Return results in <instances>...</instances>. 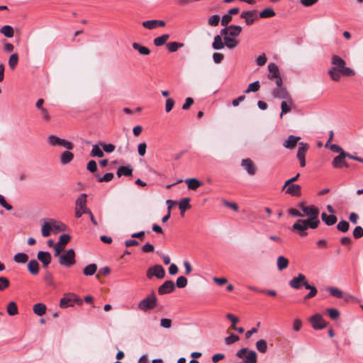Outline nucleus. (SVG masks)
Returning a JSON list of instances; mask_svg holds the SVG:
<instances>
[{"label":"nucleus","mask_w":363,"mask_h":363,"mask_svg":"<svg viewBox=\"0 0 363 363\" xmlns=\"http://www.w3.org/2000/svg\"><path fill=\"white\" fill-rule=\"evenodd\" d=\"M331 65L328 73L333 81H339L342 76L352 77L355 74L352 68L346 67V62L337 55L331 57Z\"/></svg>","instance_id":"obj_1"},{"label":"nucleus","mask_w":363,"mask_h":363,"mask_svg":"<svg viewBox=\"0 0 363 363\" xmlns=\"http://www.w3.org/2000/svg\"><path fill=\"white\" fill-rule=\"evenodd\" d=\"M268 78L272 82H274L277 85V89L274 91H285L286 88L282 87L283 81L280 77L279 69L278 66L275 63H269L268 65Z\"/></svg>","instance_id":"obj_2"},{"label":"nucleus","mask_w":363,"mask_h":363,"mask_svg":"<svg viewBox=\"0 0 363 363\" xmlns=\"http://www.w3.org/2000/svg\"><path fill=\"white\" fill-rule=\"evenodd\" d=\"M221 24L225 26L220 31L223 42L220 35H216L212 45L215 50H220L224 48L225 45H227V13L222 16Z\"/></svg>","instance_id":"obj_3"},{"label":"nucleus","mask_w":363,"mask_h":363,"mask_svg":"<svg viewBox=\"0 0 363 363\" xmlns=\"http://www.w3.org/2000/svg\"><path fill=\"white\" fill-rule=\"evenodd\" d=\"M75 256V251L73 249H69L57 257L59 264L66 268L71 267L76 264Z\"/></svg>","instance_id":"obj_4"},{"label":"nucleus","mask_w":363,"mask_h":363,"mask_svg":"<svg viewBox=\"0 0 363 363\" xmlns=\"http://www.w3.org/2000/svg\"><path fill=\"white\" fill-rule=\"evenodd\" d=\"M241 31L242 27L240 26H228V49H233L239 45L240 40L236 38L239 36Z\"/></svg>","instance_id":"obj_5"},{"label":"nucleus","mask_w":363,"mask_h":363,"mask_svg":"<svg viewBox=\"0 0 363 363\" xmlns=\"http://www.w3.org/2000/svg\"><path fill=\"white\" fill-rule=\"evenodd\" d=\"M157 299L154 292L141 300L138 303V308L143 311L152 310L157 306Z\"/></svg>","instance_id":"obj_6"},{"label":"nucleus","mask_w":363,"mask_h":363,"mask_svg":"<svg viewBox=\"0 0 363 363\" xmlns=\"http://www.w3.org/2000/svg\"><path fill=\"white\" fill-rule=\"evenodd\" d=\"M83 303L82 300L79 298L74 294H68L61 298L60 306L62 308H66L67 307L73 306L74 303L80 306Z\"/></svg>","instance_id":"obj_7"},{"label":"nucleus","mask_w":363,"mask_h":363,"mask_svg":"<svg viewBox=\"0 0 363 363\" xmlns=\"http://www.w3.org/2000/svg\"><path fill=\"white\" fill-rule=\"evenodd\" d=\"M86 194H82L75 201V216L77 218H80L82 216V211L86 206Z\"/></svg>","instance_id":"obj_8"},{"label":"nucleus","mask_w":363,"mask_h":363,"mask_svg":"<svg viewBox=\"0 0 363 363\" xmlns=\"http://www.w3.org/2000/svg\"><path fill=\"white\" fill-rule=\"evenodd\" d=\"M153 276L160 279H163L165 276V271L164 268L160 264H156L150 267L147 271V277L150 279Z\"/></svg>","instance_id":"obj_9"},{"label":"nucleus","mask_w":363,"mask_h":363,"mask_svg":"<svg viewBox=\"0 0 363 363\" xmlns=\"http://www.w3.org/2000/svg\"><path fill=\"white\" fill-rule=\"evenodd\" d=\"M308 284L306 276L303 274H298L297 277H294L289 282V286L294 289H299L301 287H306V284Z\"/></svg>","instance_id":"obj_10"},{"label":"nucleus","mask_w":363,"mask_h":363,"mask_svg":"<svg viewBox=\"0 0 363 363\" xmlns=\"http://www.w3.org/2000/svg\"><path fill=\"white\" fill-rule=\"evenodd\" d=\"M308 145L306 143L301 142L298 144V149L297 152L296 157L300 162V166L301 167H303L306 166V160L305 156L306 154V152L308 150Z\"/></svg>","instance_id":"obj_11"},{"label":"nucleus","mask_w":363,"mask_h":363,"mask_svg":"<svg viewBox=\"0 0 363 363\" xmlns=\"http://www.w3.org/2000/svg\"><path fill=\"white\" fill-rule=\"evenodd\" d=\"M302 211L304 215L310 218V220H318L319 209L318 207L313 205L303 206Z\"/></svg>","instance_id":"obj_12"},{"label":"nucleus","mask_w":363,"mask_h":363,"mask_svg":"<svg viewBox=\"0 0 363 363\" xmlns=\"http://www.w3.org/2000/svg\"><path fill=\"white\" fill-rule=\"evenodd\" d=\"M241 166L250 176H254L257 172V167L252 160L247 158L241 161Z\"/></svg>","instance_id":"obj_13"},{"label":"nucleus","mask_w":363,"mask_h":363,"mask_svg":"<svg viewBox=\"0 0 363 363\" xmlns=\"http://www.w3.org/2000/svg\"><path fill=\"white\" fill-rule=\"evenodd\" d=\"M175 289V284L173 281L167 280L165 281L159 288L158 294L160 295L169 294L174 291Z\"/></svg>","instance_id":"obj_14"},{"label":"nucleus","mask_w":363,"mask_h":363,"mask_svg":"<svg viewBox=\"0 0 363 363\" xmlns=\"http://www.w3.org/2000/svg\"><path fill=\"white\" fill-rule=\"evenodd\" d=\"M310 320L313 325V328L315 330H320L326 326V323L324 321L323 317L321 316V315L318 313H316L314 315H313L311 318Z\"/></svg>","instance_id":"obj_15"},{"label":"nucleus","mask_w":363,"mask_h":363,"mask_svg":"<svg viewBox=\"0 0 363 363\" xmlns=\"http://www.w3.org/2000/svg\"><path fill=\"white\" fill-rule=\"evenodd\" d=\"M346 153H342L335 157L332 165L334 168H341L342 167H348L349 164L346 162Z\"/></svg>","instance_id":"obj_16"},{"label":"nucleus","mask_w":363,"mask_h":363,"mask_svg":"<svg viewBox=\"0 0 363 363\" xmlns=\"http://www.w3.org/2000/svg\"><path fill=\"white\" fill-rule=\"evenodd\" d=\"M37 258L40 262H42L44 268L48 267L52 259L50 253L45 251H39L37 255Z\"/></svg>","instance_id":"obj_17"},{"label":"nucleus","mask_w":363,"mask_h":363,"mask_svg":"<svg viewBox=\"0 0 363 363\" xmlns=\"http://www.w3.org/2000/svg\"><path fill=\"white\" fill-rule=\"evenodd\" d=\"M240 17L245 18V23L247 26L252 24L254 21L257 18L255 11H242Z\"/></svg>","instance_id":"obj_18"},{"label":"nucleus","mask_w":363,"mask_h":363,"mask_svg":"<svg viewBox=\"0 0 363 363\" xmlns=\"http://www.w3.org/2000/svg\"><path fill=\"white\" fill-rule=\"evenodd\" d=\"M300 139V137L291 135L288 137L287 140L284 141L283 146L287 149H294Z\"/></svg>","instance_id":"obj_19"},{"label":"nucleus","mask_w":363,"mask_h":363,"mask_svg":"<svg viewBox=\"0 0 363 363\" xmlns=\"http://www.w3.org/2000/svg\"><path fill=\"white\" fill-rule=\"evenodd\" d=\"M292 229L293 230L296 231L298 233V235L301 237L307 235L306 230L308 229L307 228L305 227L303 223L302 222L297 220L296 223H294Z\"/></svg>","instance_id":"obj_20"},{"label":"nucleus","mask_w":363,"mask_h":363,"mask_svg":"<svg viewBox=\"0 0 363 363\" xmlns=\"http://www.w3.org/2000/svg\"><path fill=\"white\" fill-rule=\"evenodd\" d=\"M132 174L133 168L131 167L130 165L121 166L118 167L116 172V175L119 178L122 176L130 177L132 175Z\"/></svg>","instance_id":"obj_21"},{"label":"nucleus","mask_w":363,"mask_h":363,"mask_svg":"<svg viewBox=\"0 0 363 363\" xmlns=\"http://www.w3.org/2000/svg\"><path fill=\"white\" fill-rule=\"evenodd\" d=\"M74 159V154L69 151H64L60 158L61 164L65 165L70 163Z\"/></svg>","instance_id":"obj_22"},{"label":"nucleus","mask_w":363,"mask_h":363,"mask_svg":"<svg viewBox=\"0 0 363 363\" xmlns=\"http://www.w3.org/2000/svg\"><path fill=\"white\" fill-rule=\"evenodd\" d=\"M321 218L325 225L328 226L334 225L337 220V218L335 215H328L325 212L321 213Z\"/></svg>","instance_id":"obj_23"},{"label":"nucleus","mask_w":363,"mask_h":363,"mask_svg":"<svg viewBox=\"0 0 363 363\" xmlns=\"http://www.w3.org/2000/svg\"><path fill=\"white\" fill-rule=\"evenodd\" d=\"M286 193L294 196H299L301 194V188L298 184H291L286 189Z\"/></svg>","instance_id":"obj_24"},{"label":"nucleus","mask_w":363,"mask_h":363,"mask_svg":"<svg viewBox=\"0 0 363 363\" xmlns=\"http://www.w3.org/2000/svg\"><path fill=\"white\" fill-rule=\"evenodd\" d=\"M188 188L191 190H196L202 185V183L196 178H189L185 180Z\"/></svg>","instance_id":"obj_25"},{"label":"nucleus","mask_w":363,"mask_h":363,"mask_svg":"<svg viewBox=\"0 0 363 363\" xmlns=\"http://www.w3.org/2000/svg\"><path fill=\"white\" fill-rule=\"evenodd\" d=\"M28 269L33 275H36L39 272L40 266L37 260L31 259L28 263Z\"/></svg>","instance_id":"obj_26"},{"label":"nucleus","mask_w":363,"mask_h":363,"mask_svg":"<svg viewBox=\"0 0 363 363\" xmlns=\"http://www.w3.org/2000/svg\"><path fill=\"white\" fill-rule=\"evenodd\" d=\"M257 355L253 350H248L243 358L245 363H257Z\"/></svg>","instance_id":"obj_27"},{"label":"nucleus","mask_w":363,"mask_h":363,"mask_svg":"<svg viewBox=\"0 0 363 363\" xmlns=\"http://www.w3.org/2000/svg\"><path fill=\"white\" fill-rule=\"evenodd\" d=\"M298 220L303 223V225H305L306 228H307V229L308 228H310L311 229H315L318 228V225L320 224L319 220H313V219L310 220V218H308L307 219H305V220Z\"/></svg>","instance_id":"obj_28"},{"label":"nucleus","mask_w":363,"mask_h":363,"mask_svg":"<svg viewBox=\"0 0 363 363\" xmlns=\"http://www.w3.org/2000/svg\"><path fill=\"white\" fill-rule=\"evenodd\" d=\"M289 259L284 256H279L277 261V268L279 271H282L288 267Z\"/></svg>","instance_id":"obj_29"},{"label":"nucleus","mask_w":363,"mask_h":363,"mask_svg":"<svg viewBox=\"0 0 363 363\" xmlns=\"http://www.w3.org/2000/svg\"><path fill=\"white\" fill-rule=\"evenodd\" d=\"M46 306L43 303H38L33 306V312L39 316L43 315L46 312Z\"/></svg>","instance_id":"obj_30"},{"label":"nucleus","mask_w":363,"mask_h":363,"mask_svg":"<svg viewBox=\"0 0 363 363\" xmlns=\"http://www.w3.org/2000/svg\"><path fill=\"white\" fill-rule=\"evenodd\" d=\"M133 48L138 50L140 55H148L150 53V50L148 48L140 45L138 43H133L132 44Z\"/></svg>","instance_id":"obj_31"},{"label":"nucleus","mask_w":363,"mask_h":363,"mask_svg":"<svg viewBox=\"0 0 363 363\" xmlns=\"http://www.w3.org/2000/svg\"><path fill=\"white\" fill-rule=\"evenodd\" d=\"M96 270L97 265L96 264H90L83 269V274L85 276H92L96 273Z\"/></svg>","instance_id":"obj_32"},{"label":"nucleus","mask_w":363,"mask_h":363,"mask_svg":"<svg viewBox=\"0 0 363 363\" xmlns=\"http://www.w3.org/2000/svg\"><path fill=\"white\" fill-rule=\"evenodd\" d=\"M169 38V34H163L162 35L157 37L154 39V45L157 47L162 46L166 43Z\"/></svg>","instance_id":"obj_33"},{"label":"nucleus","mask_w":363,"mask_h":363,"mask_svg":"<svg viewBox=\"0 0 363 363\" xmlns=\"http://www.w3.org/2000/svg\"><path fill=\"white\" fill-rule=\"evenodd\" d=\"M189 201H190L189 198H184L179 201V208L182 212V214H183L185 211H186L191 208Z\"/></svg>","instance_id":"obj_34"},{"label":"nucleus","mask_w":363,"mask_h":363,"mask_svg":"<svg viewBox=\"0 0 363 363\" xmlns=\"http://www.w3.org/2000/svg\"><path fill=\"white\" fill-rule=\"evenodd\" d=\"M99 144L94 145L92 146V150L90 152L91 157H104V150H102L100 147Z\"/></svg>","instance_id":"obj_35"},{"label":"nucleus","mask_w":363,"mask_h":363,"mask_svg":"<svg viewBox=\"0 0 363 363\" xmlns=\"http://www.w3.org/2000/svg\"><path fill=\"white\" fill-rule=\"evenodd\" d=\"M6 311L9 315H15L18 314V307L14 301L9 303L6 307Z\"/></svg>","instance_id":"obj_36"},{"label":"nucleus","mask_w":363,"mask_h":363,"mask_svg":"<svg viewBox=\"0 0 363 363\" xmlns=\"http://www.w3.org/2000/svg\"><path fill=\"white\" fill-rule=\"evenodd\" d=\"M305 289L310 290L309 293L304 296L305 300L314 297L318 293L317 289L315 286L310 285L308 283L306 284Z\"/></svg>","instance_id":"obj_37"},{"label":"nucleus","mask_w":363,"mask_h":363,"mask_svg":"<svg viewBox=\"0 0 363 363\" xmlns=\"http://www.w3.org/2000/svg\"><path fill=\"white\" fill-rule=\"evenodd\" d=\"M1 33L6 38H11L13 36L14 31L11 26H4L1 30Z\"/></svg>","instance_id":"obj_38"},{"label":"nucleus","mask_w":363,"mask_h":363,"mask_svg":"<svg viewBox=\"0 0 363 363\" xmlns=\"http://www.w3.org/2000/svg\"><path fill=\"white\" fill-rule=\"evenodd\" d=\"M28 259V255L23 252H18L13 257V260L17 263H26Z\"/></svg>","instance_id":"obj_39"},{"label":"nucleus","mask_w":363,"mask_h":363,"mask_svg":"<svg viewBox=\"0 0 363 363\" xmlns=\"http://www.w3.org/2000/svg\"><path fill=\"white\" fill-rule=\"evenodd\" d=\"M275 14L276 13L272 9L267 8L259 13V16L262 18H267L273 17L275 16Z\"/></svg>","instance_id":"obj_40"},{"label":"nucleus","mask_w":363,"mask_h":363,"mask_svg":"<svg viewBox=\"0 0 363 363\" xmlns=\"http://www.w3.org/2000/svg\"><path fill=\"white\" fill-rule=\"evenodd\" d=\"M256 349L261 353H265L267 350V344L264 340H258L256 344Z\"/></svg>","instance_id":"obj_41"},{"label":"nucleus","mask_w":363,"mask_h":363,"mask_svg":"<svg viewBox=\"0 0 363 363\" xmlns=\"http://www.w3.org/2000/svg\"><path fill=\"white\" fill-rule=\"evenodd\" d=\"M62 138H60L59 137L55 135H50L48 137V141L49 144L52 146H56L60 145L62 142Z\"/></svg>","instance_id":"obj_42"},{"label":"nucleus","mask_w":363,"mask_h":363,"mask_svg":"<svg viewBox=\"0 0 363 363\" xmlns=\"http://www.w3.org/2000/svg\"><path fill=\"white\" fill-rule=\"evenodd\" d=\"M52 226L48 222H45L41 228V233L43 237H48L50 235Z\"/></svg>","instance_id":"obj_43"},{"label":"nucleus","mask_w":363,"mask_h":363,"mask_svg":"<svg viewBox=\"0 0 363 363\" xmlns=\"http://www.w3.org/2000/svg\"><path fill=\"white\" fill-rule=\"evenodd\" d=\"M18 62V55L17 53L12 54L9 60V65L11 69H13Z\"/></svg>","instance_id":"obj_44"},{"label":"nucleus","mask_w":363,"mask_h":363,"mask_svg":"<svg viewBox=\"0 0 363 363\" xmlns=\"http://www.w3.org/2000/svg\"><path fill=\"white\" fill-rule=\"evenodd\" d=\"M349 228L350 224L346 220H341L337 225V229L342 233H346L348 231Z\"/></svg>","instance_id":"obj_45"},{"label":"nucleus","mask_w":363,"mask_h":363,"mask_svg":"<svg viewBox=\"0 0 363 363\" xmlns=\"http://www.w3.org/2000/svg\"><path fill=\"white\" fill-rule=\"evenodd\" d=\"M99 145L101 146L103 150L107 153L113 152L116 149V146L111 143L107 144L104 142H99Z\"/></svg>","instance_id":"obj_46"},{"label":"nucleus","mask_w":363,"mask_h":363,"mask_svg":"<svg viewBox=\"0 0 363 363\" xmlns=\"http://www.w3.org/2000/svg\"><path fill=\"white\" fill-rule=\"evenodd\" d=\"M113 178V174L106 173L104 177H101L99 175H96V179L99 182H111Z\"/></svg>","instance_id":"obj_47"},{"label":"nucleus","mask_w":363,"mask_h":363,"mask_svg":"<svg viewBox=\"0 0 363 363\" xmlns=\"http://www.w3.org/2000/svg\"><path fill=\"white\" fill-rule=\"evenodd\" d=\"M184 46V44L177 43V42H172L167 44V49L171 52H176L179 48H182Z\"/></svg>","instance_id":"obj_48"},{"label":"nucleus","mask_w":363,"mask_h":363,"mask_svg":"<svg viewBox=\"0 0 363 363\" xmlns=\"http://www.w3.org/2000/svg\"><path fill=\"white\" fill-rule=\"evenodd\" d=\"M328 291L330 292V294L333 296L337 297V298H342L343 293L341 290L338 289L335 287H329Z\"/></svg>","instance_id":"obj_49"},{"label":"nucleus","mask_w":363,"mask_h":363,"mask_svg":"<svg viewBox=\"0 0 363 363\" xmlns=\"http://www.w3.org/2000/svg\"><path fill=\"white\" fill-rule=\"evenodd\" d=\"M143 26L147 29L152 30L157 28L156 20H149L143 22Z\"/></svg>","instance_id":"obj_50"},{"label":"nucleus","mask_w":363,"mask_h":363,"mask_svg":"<svg viewBox=\"0 0 363 363\" xmlns=\"http://www.w3.org/2000/svg\"><path fill=\"white\" fill-rule=\"evenodd\" d=\"M187 279L185 277H179L176 281V285L178 288H184L187 285Z\"/></svg>","instance_id":"obj_51"},{"label":"nucleus","mask_w":363,"mask_h":363,"mask_svg":"<svg viewBox=\"0 0 363 363\" xmlns=\"http://www.w3.org/2000/svg\"><path fill=\"white\" fill-rule=\"evenodd\" d=\"M71 240V237L68 234H62L60 236L59 240L57 242L61 245H66Z\"/></svg>","instance_id":"obj_52"},{"label":"nucleus","mask_w":363,"mask_h":363,"mask_svg":"<svg viewBox=\"0 0 363 363\" xmlns=\"http://www.w3.org/2000/svg\"><path fill=\"white\" fill-rule=\"evenodd\" d=\"M9 280L4 277H0V291H4L9 286Z\"/></svg>","instance_id":"obj_53"},{"label":"nucleus","mask_w":363,"mask_h":363,"mask_svg":"<svg viewBox=\"0 0 363 363\" xmlns=\"http://www.w3.org/2000/svg\"><path fill=\"white\" fill-rule=\"evenodd\" d=\"M352 235L355 239H359L363 237V228L361 226L355 227L353 230Z\"/></svg>","instance_id":"obj_54"},{"label":"nucleus","mask_w":363,"mask_h":363,"mask_svg":"<svg viewBox=\"0 0 363 363\" xmlns=\"http://www.w3.org/2000/svg\"><path fill=\"white\" fill-rule=\"evenodd\" d=\"M327 311L330 318L333 320H335L340 316V312L336 308H328Z\"/></svg>","instance_id":"obj_55"},{"label":"nucleus","mask_w":363,"mask_h":363,"mask_svg":"<svg viewBox=\"0 0 363 363\" xmlns=\"http://www.w3.org/2000/svg\"><path fill=\"white\" fill-rule=\"evenodd\" d=\"M220 16L217 14L211 16L208 19V24L211 26H216L218 25Z\"/></svg>","instance_id":"obj_56"},{"label":"nucleus","mask_w":363,"mask_h":363,"mask_svg":"<svg viewBox=\"0 0 363 363\" xmlns=\"http://www.w3.org/2000/svg\"><path fill=\"white\" fill-rule=\"evenodd\" d=\"M174 100L172 98H168L167 100H166V103H165V111L166 112L169 113V111H172V109L173 108L174 106Z\"/></svg>","instance_id":"obj_57"},{"label":"nucleus","mask_w":363,"mask_h":363,"mask_svg":"<svg viewBox=\"0 0 363 363\" xmlns=\"http://www.w3.org/2000/svg\"><path fill=\"white\" fill-rule=\"evenodd\" d=\"M65 245H61L59 244V242H57L54 246V255L55 257H58L60 255L62 254V252L65 249Z\"/></svg>","instance_id":"obj_58"},{"label":"nucleus","mask_w":363,"mask_h":363,"mask_svg":"<svg viewBox=\"0 0 363 363\" xmlns=\"http://www.w3.org/2000/svg\"><path fill=\"white\" fill-rule=\"evenodd\" d=\"M86 169L91 172H95L97 170V164L96 161L91 160L86 164Z\"/></svg>","instance_id":"obj_59"},{"label":"nucleus","mask_w":363,"mask_h":363,"mask_svg":"<svg viewBox=\"0 0 363 363\" xmlns=\"http://www.w3.org/2000/svg\"><path fill=\"white\" fill-rule=\"evenodd\" d=\"M267 60V56L264 53H262L256 59V63L258 66H263L266 64Z\"/></svg>","instance_id":"obj_60"},{"label":"nucleus","mask_w":363,"mask_h":363,"mask_svg":"<svg viewBox=\"0 0 363 363\" xmlns=\"http://www.w3.org/2000/svg\"><path fill=\"white\" fill-rule=\"evenodd\" d=\"M281 117L282 116L283 113H286L291 111V106L285 101H283L281 102Z\"/></svg>","instance_id":"obj_61"},{"label":"nucleus","mask_w":363,"mask_h":363,"mask_svg":"<svg viewBox=\"0 0 363 363\" xmlns=\"http://www.w3.org/2000/svg\"><path fill=\"white\" fill-rule=\"evenodd\" d=\"M142 250L143 252H153L155 250V247L153 245L147 242L142 247Z\"/></svg>","instance_id":"obj_62"},{"label":"nucleus","mask_w":363,"mask_h":363,"mask_svg":"<svg viewBox=\"0 0 363 363\" xmlns=\"http://www.w3.org/2000/svg\"><path fill=\"white\" fill-rule=\"evenodd\" d=\"M330 149L334 152L339 153V155H341L342 153H346V152L344 151V150L340 146H339L336 144L331 145L330 147Z\"/></svg>","instance_id":"obj_63"},{"label":"nucleus","mask_w":363,"mask_h":363,"mask_svg":"<svg viewBox=\"0 0 363 363\" xmlns=\"http://www.w3.org/2000/svg\"><path fill=\"white\" fill-rule=\"evenodd\" d=\"M224 59V55L219 52H214L213 55V62L216 64L220 63Z\"/></svg>","instance_id":"obj_64"}]
</instances>
